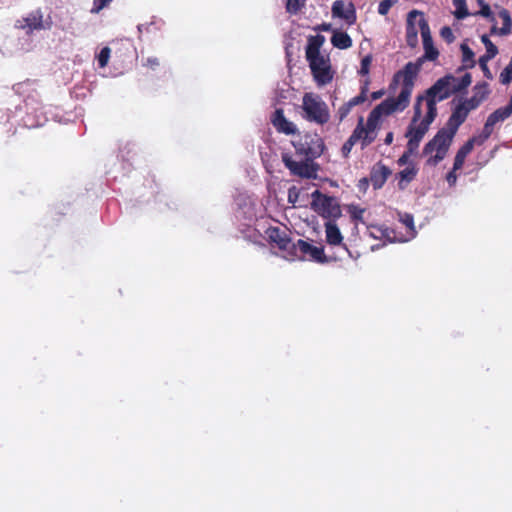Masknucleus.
<instances>
[{"instance_id":"obj_8","label":"nucleus","mask_w":512,"mask_h":512,"mask_svg":"<svg viewBox=\"0 0 512 512\" xmlns=\"http://www.w3.org/2000/svg\"><path fill=\"white\" fill-rule=\"evenodd\" d=\"M291 258H309L310 260L319 263H325L327 261L323 246H314L302 239H299L297 242H295L293 251L291 252Z\"/></svg>"},{"instance_id":"obj_57","label":"nucleus","mask_w":512,"mask_h":512,"mask_svg":"<svg viewBox=\"0 0 512 512\" xmlns=\"http://www.w3.org/2000/svg\"><path fill=\"white\" fill-rule=\"evenodd\" d=\"M393 138H394L393 132H388L384 139V143L386 145H390L393 142Z\"/></svg>"},{"instance_id":"obj_28","label":"nucleus","mask_w":512,"mask_h":512,"mask_svg":"<svg viewBox=\"0 0 512 512\" xmlns=\"http://www.w3.org/2000/svg\"><path fill=\"white\" fill-rule=\"evenodd\" d=\"M472 82V76L470 73H465L460 79L456 78V81L452 83L454 93L462 92L466 90Z\"/></svg>"},{"instance_id":"obj_13","label":"nucleus","mask_w":512,"mask_h":512,"mask_svg":"<svg viewBox=\"0 0 512 512\" xmlns=\"http://www.w3.org/2000/svg\"><path fill=\"white\" fill-rule=\"evenodd\" d=\"M282 161L293 175L303 178H311L315 175V169L306 159L305 161H295L290 155L283 154Z\"/></svg>"},{"instance_id":"obj_16","label":"nucleus","mask_w":512,"mask_h":512,"mask_svg":"<svg viewBox=\"0 0 512 512\" xmlns=\"http://www.w3.org/2000/svg\"><path fill=\"white\" fill-rule=\"evenodd\" d=\"M490 94L489 85L486 82L477 83L473 88V95L470 98L463 99L470 109H477Z\"/></svg>"},{"instance_id":"obj_51","label":"nucleus","mask_w":512,"mask_h":512,"mask_svg":"<svg viewBox=\"0 0 512 512\" xmlns=\"http://www.w3.org/2000/svg\"><path fill=\"white\" fill-rule=\"evenodd\" d=\"M355 144L356 143L349 137L341 148L342 155L344 157H348L349 153L351 152V150Z\"/></svg>"},{"instance_id":"obj_41","label":"nucleus","mask_w":512,"mask_h":512,"mask_svg":"<svg viewBox=\"0 0 512 512\" xmlns=\"http://www.w3.org/2000/svg\"><path fill=\"white\" fill-rule=\"evenodd\" d=\"M371 63H372V55L368 54L365 57H363L361 60L360 69H359L358 73L361 76H368V74L370 72Z\"/></svg>"},{"instance_id":"obj_39","label":"nucleus","mask_w":512,"mask_h":512,"mask_svg":"<svg viewBox=\"0 0 512 512\" xmlns=\"http://www.w3.org/2000/svg\"><path fill=\"white\" fill-rule=\"evenodd\" d=\"M417 122H414V116L412 117V121L407 129V132L405 136L407 138H412L418 141H421L424 137V135L415 127V124Z\"/></svg>"},{"instance_id":"obj_38","label":"nucleus","mask_w":512,"mask_h":512,"mask_svg":"<svg viewBox=\"0 0 512 512\" xmlns=\"http://www.w3.org/2000/svg\"><path fill=\"white\" fill-rule=\"evenodd\" d=\"M492 59H493V57H489V56L487 57L485 55H482V56H480V58L478 60L480 69L482 70L484 76L489 80H491L493 78L492 72L490 71V69L488 67V62Z\"/></svg>"},{"instance_id":"obj_31","label":"nucleus","mask_w":512,"mask_h":512,"mask_svg":"<svg viewBox=\"0 0 512 512\" xmlns=\"http://www.w3.org/2000/svg\"><path fill=\"white\" fill-rule=\"evenodd\" d=\"M452 3L455 7L454 16L456 19L461 20L470 15L467 9L466 0H452Z\"/></svg>"},{"instance_id":"obj_40","label":"nucleus","mask_w":512,"mask_h":512,"mask_svg":"<svg viewBox=\"0 0 512 512\" xmlns=\"http://www.w3.org/2000/svg\"><path fill=\"white\" fill-rule=\"evenodd\" d=\"M364 211L365 210L363 208H360L357 205H349L348 206V212L350 214L351 219L354 221L363 222Z\"/></svg>"},{"instance_id":"obj_5","label":"nucleus","mask_w":512,"mask_h":512,"mask_svg":"<svg viewBox=\"0 0 512 512\" xmlns=\"http://www.w3.org/2000/svg\"><path fill=\"white\" fill-rule=\"evenodd\" d=\"M292 144L296 154L304 157L307 161H313L320 157L325 148L323 139L317 133L298 135Z\"/></svg>"},{"instance_id":"obj_58","label":"nucleus","mask_w":512,"mask_h":512,"mask_svg":"<svg viewBox=\"0 0 512 512\" xmlns=\"http://www.w3.org/2000/svg\"><path fill=\"white\" fill-rule=\"evenodd\" d=\"M370 229H371V231H370V235H371L372 237H374V238H381V236H380V234H379V232H378V231H376V230L372 229L371 227H370Z\"/></svg>"},{"instance_id":"obj_1","label":"nucleus","mask_w":512,"mask_h":512,"mask_svg":"<svg viewBox=\"0 0 512 512\" xmlns=\"http://www.w3.org/2000/svg\"><path fill=\"white\" fill-rule=\"evenodd\" d=\"M471 111L463 100L454 106L445 127L439 129L423 148V155H430L426 161L427 166L435 167L446 157L454 136Z\"/></svg>"},{"instance_id":"obj_56","label":"nucleus","mask_w":512,"mask_h":512,"mask_svg":"<svg viewBox=\"0 0 512 512\" xmlns=\"http://www.w3.org/2000/svg\"><path fill=\"white\" fill-rule=\"evenodd\" d=\"M384 90H378L371 93L372 100L380 99L384 95Z\"/></svg>"},{"instance_id":"obj_29","label":"nucleus","mask_w":512,"mask_h":512,"mask_svg":"<svg viewBox=\"0 0 512 512\" xmlns=\"http://www.w3.org/2000/svg\"><path fill=\"white\" fill-rule=\"evenodd\" d=\"M472 82V76L470 73H465L460 79L456 78V81L452 83L454 93L462 92L466 90Z\"/></svg>"},{"instance_id":"obj_54","label":"nucleus","mask_w":512,"mask_h":512,"mask_svg":"<svg viewBox=\"0 0 512 512\" xmlns=\"http://www.w3.org/2000/svg\"><path fill=\"white\" fill-rule=\"evenodd\" d=\"M486 122H487V123H490V125L494 127V126H495L499 121H498V119H497L496 115H495L494 113H491V114L488 116V118H487Z\"/></svg>"},{"instance_id":"obj_30","label":"nucleus","mask_w":512,"mask_h":512,"mask_svg":"<svg viewBox=\"0 0 512 512\" xmlns=\"http://www.w3.org/2000/svg\"><path fill=\"white\" fill-rule=\"evenodd\" d=\"M24 21L26 22V25L22 26L23 28L27 27L29 30L43 28L42 15L39 12L30 14L27 18L24 19Z\"/></svg>"},{"instance_id":"obj_34","label":"nucleus","mask_w":512,"mask_h":512,"mask_svg":"<svg viewBox=\"0 0 512 512\" xmlns=\"http://www.w3.org/2000/svg\"><path fill=\"white\" fill-rule=\"evenodd\" d=\"M478 5L480 6V10L476 12L474 15H480L482 17H485L489 19L490 22H495V16L491 11V8L488 3H486L484 0H478Z\"/></svg>"},{"instance_id":"obj_37","label":"nucleus","mask_w":512,"mask_h":512,"mask_svg":"<svg viewBox=\"0 0 512 512\" xmlns=\"http://www.w3.org/2000/svg\"><path fill=\"white\" fill-rule=\"evenodd\" d=\"M306 0H286V10L290 14H297L305 5Z\"/></svg>"},{"instance_id":"obj_20","label":"nucleus","mask_w":512,"mask_h":512,"mask_svg":"<svg viewBox=\"0 0 512 512\" xmlns=\"http://www.w3.org/2000/svg\"><path fill=\"white\" fill-rule=\"evenodd\" d=\"M324 42L325 37L323 35L318 34L315 36H310L308 38V43L305 50L306 59H310L315 56H321L322 54L320 52V49Z\"/></svg>"},{"instance_id":"obj_9","label":"nucleus","mask_w":512,"mask_h":512,"mask_svg":"<svg viewBox=\"0 0 512 512\" xmlns=\"http://www.w3.org/2000/svg\"><path fill=\"white\" fill-rule=\"evenodd\" d=\"M404 109L400 107L393 101V97H389L378 104L368 115L367 122L365 128L370 131L377 129L380 118L383 115H390L396 111H403Z\"/></svg>"},{"instance_id":"obj_32","label":"nucleus","mask_w":512,"mask_h":512,"mask_svg":"<svg viewBox=\"0 0 512 512\" xmlns=\"http://www.w3.org/2000/svg\"><path fill=\"white\" fill-rule=\"evenodd\" d=\"M365 126H364V118L362 116L359 117L358 123L353 130L352 134L350 135V138L357 143L358 141H361V143L364 141L365 136Z\"/></svg>"},{"instance_id":"obj_49","label":"nucleus","mask_w":512,"mask_h":512,"mask_svg":"<svg viewBox=\"0 0 512 512\" xmlns=\"http://www.w3.org/2000/svg\"><path fill=\"white\" fill-rule=\"evenodd\" d=\"M420 142L421 141H418V140H415L412 138H408L406 152L410 155H413L418 150Z\"/></svg>"},{"instance_id":"obj_61","label":"nucleus","mask_w":512,"mask_h":512,"mask_svg":"<svg viewBox=\"0 0 512 512\" xmlns=\"http://www.w3.org/2000/svg\"><path fill=\"white\" fill-rule=\"evenodd\" d=\"M291 198H292V195H291V191H290V192H289V201H290V202H293Z\"/></svg>"},{"instance_id":"obj_6","label":"nucleus","mask_w":512,"mask_h":512,"mask_svg":"<svg viewBox=\"0 0 512 512\" xmlns=\"http://www.w3.org/2000/svg\"><path fill=\"white\" fill-rule=\"evenodd\" d=\"M312 209L328 221H335L341 217L342 212L337 199L333 196L322 194L319 190L312 193Z\"/></svg>"},{"instance_id":"obj_4","label":"nucleus","mask_w":512,"mask_h":512,"mask_svg":"<svg viewBox=\"0 0 512 512\" xmlns=\"http://www.w3.org/2000/svg\"><path fill=\"white\" fill-rule=\"evenodd\" d=\"M302 117L311 123L325 125L330 120V111L326 102L320 95L307 92L302 97Z\"/></svg>"},{"instance_id":"obj_18","label":"nucleus","mask_w":512,"mask_h":512,"mask_svg":"<svg viewBox=\"0 0 512 512\" xmlns=\"http://www.w3.org/2000/svg\"><path fill=\"white\" fill-rule=\"evenodd\" d=\"M498 16L502 20V27L498 28L495 21L490 28V34L499 36L509 35L512 31V19L510 12L506 8H501L498 12Z\"/></svg>"},{"instance_id":"obj_42","label":"nucleus","mask_w":512,"mask_h":512,"mask_svg":"<svg viewBox=\"0 0 512 512\" xmlns=\"http://www.w3.org/2000/svg\"><path fill=\"white\" fill-rule=\"evenodd\" d=\"M400 221L409 229L411 234H415L414 217L412 214H409V213L401 214Z\"/></svg>"},{"instance_id":"obj_45","label":"nucleus","mask_w":512,"mask_h":512,"mask_svg":"<svg viewBox=\"0 0 512 512\" xmlns=\"http://www.w3.org/2000/svg\"><path fill=\"white\" fill-rule=\"evenodd\" d=\"M394 3V0H382L378 6V13L380 15H386Z\"/></svg>"},{"instance_id":"obj_35","label":"nucleus","mask_w":512,"mask_h":512,"mask_svg":"<svg viewBox=\"0 0 512 512\" xmlns=\"http://www.w3.org/2000/svg\"><path fill=\"white\" fill-rule=\"evenodd\" d=\"M481 42L484 44L486 48L485 56L489 57H496L498 54V48L497 46L490 40L488 35H482L481 36Z\"/></svg>"},{"instance_id":"obj_24","label":"nucleus","mask_w":512,"mask_h":512,"mask_svg":"<svg viewBox=\"0 0 512 512\" xmlns=\"http://www.w3.org/2000/svg\"><path fill=\"white\" fill-rule=\"evenodd\" d=\"M331 43L338 49H348L352 46V39L346 32L334 31Z\"/></svg>"},{"instance_id":"obj_48","label":"nucleus","mask_w":512,"mask_h":512,"mask_svg":"<svg viewBox=\"0 0 512 512\" xmlns=\"http://www.w3.org/2000/svg\"><path fill=\"white\" fill-rule=\"evenodd\" d=\"M364 141L362 142V148L370 145L376 139L375 130L370 131L369 129H365Z\"/></svg>"},{"instance_id":"obj_11","label":"nucleus","mask_w":512,"mask_h":512,"mask_svg":"<svg viewBox=\"0 0 512 512\" xmlns=\"http://www.w3.org/2000/svg\"><path fill=\"white\" fill-rule=\"evenodd\" d=\"M418 27L421 32L424 55L417 60L423 64L425 60L434 61L438 58L439 52L433 45V39L430 32V27L426 19L418 21Z\"/></svg>"},{"instance_id":"obj_21","label":"nucleus","mask_w":512,"mask_h":512,"mask_svg":"<svg viewBox=\"0 0 512 512\" xmlns=\"http://www.w3.org/2000/svg\"><path fill=\"white\" fill-rule=\"evenodd\" d=\"M475 143L476 139H469L459 148L454 158V170H460L463 167L465 159L473 150Z\"/></svg>"},{"instance_id":"obj_36","label":"nucleus","mask_w":512,"mask_h":512,"mask_svg":"<svg viewBox=\"0 0 512 512\" xmlns=\"http://www.w3.org/2000/svg\"><path fill=\"white\" fill-rule=\"evenodd\" d=\"M494 127L490 123L485 122L482 132L479 136H474L471 139H476L477 145H482L493 133Z\"/></svg>"},{"instance_id":"obj_60","label":"nucleus","mask_w":512,"mask_h":512,"mask_svg":"<svg viewBox=\"0 0 512 512\" xmlns=\"http://www.w3.org/2000/svg\"><path fill=\"white\" fill-rule=\"evenodd\" d=\"M152 65H157V59L153 60V61H150L148 60Z\"/></svg>"},{"instance_id":"obj_22","label":"nucleus","mask_w":512,"mask_h":512,"mask_svg":"<svg viewBox=\"0 0 512 512\" xmlns=\"http://www.w3.org/2000/svg\"><path fill=\"white\" fill-rule=\"evenodd\" d=\"M418 173V169L415 167V165H409L405 169L401 170L398 173V186L401 190L405 189L406 186L415 179L416 175Z\"/></svg>"},{"instance_id":"obj_47","label":"nucleus","mask_w":512,"mask_h":512,"mask_svg":"<svg viewBox=\"0 0 512 512\" xmlns=\"http://www.w3.org/2000/svg\"><path fill=\"white\" fill-rule=\"evenodd\" d=\"M371 228L378 231L381 238H387L389 240L391 239V234L394 233L392 229L385 226L372 225Z\"/></svg>"},{"instance_id":"obj_14","label":"nucleus","mask_w":512,"mask_h":512,"mask_svg":"<svg viewBox=\"0 0 512 512\" xmlns=\"http://www.w3.org/2000/svg\"><path fill=\"white\" fill-rule=\"evenodd\" d=\"M270 121L278 133L294 135L297 132V126L285 117L282 108H277L272 113Z\"/></svg>"},{"instance_id":"obj_52","label":"nucleus","mask_w":512,"mask_h":512,"mask_svg":"<svg viewBox=\"0 0 512 512\" xmlns=\"http://www.w3.org/2000/svg\"><path fill=\"white\" fill-rule=\"evenodd\" d=\"M456 171L457 170H454V167H453L452 170L450 172H448L447 175H446V181L448 182V184L450 186L455 185V183L457 181Z\"/></svg>"},{"instance_id":"obj_23","label":"nucleus","mask_w":512,"mask_h":512,"mask_svg":"<svg viewBox=\"0 0 512 512\" xmlns=\"http://www.w3.org/2000/svg\"><path fill=\"white\" fill-rule=\"evenodd\" d=\"M460 49L462 52V66L458 70L461 71L475 67L476 61L473 50L466 43H462Z\"/></svg>"},{"instance_id":"obj_7","label":"nucleus","mask_w":512,"mask_h":512,"mask_svg":"<svg viewBox=\"0 0 512 512\" xmlns=\"http://www.w3.org/2000/svg\"><path fill=\"white\" fill-rule=\"evenodd\" d=\"M307 61L314 81L318 86H325L333 80L334 72L328 57L315 56L307 59Z\"/></svg>"},{"instance_id":"obj_43","label":"nucleus","mask_w":512,"mask_h":512,"mask_svg":"<svg viewBox=\"0 0 512 512\" xmlns=\"http://www.w3.org/2000/svg\"><path fill=\"white\" fill-rule=\"evenodd\" d=\"M353 107L354 106L350 100L340 106L337 112L339 120L343 121L349 115Z\"/></svg>"},{"instance_id":"obj_26","label":"nucleus","mask_w":512,"mask_h":512,"mask_svg":"<svg viewBox=\"0 0 512 512\" xmlns=\"http://www.w3.org/2000/svg\"><path fill=\"white\" fill-rule=\"evenodd\" d=\"M369 85H370V79L369 77H367L361 87H360V93L359 95L353 97L350 99V101L352 102L353 106H357V105H361L363 104L366 100H367V93L369 91Z\"/></svg>"},{"instance_id":"obj_19","label":"nucleus","mask_w":512,"mask_h":512,"mask_svg":"<svg viewBox=\"0 0 512 512\" xmlns=\"http://www.w3.org/2000/svg\"><path fill=\"white\" fill-rule=\"evenodd\" d=\"M324 227L326 233V241L329 245L336 246L342 244L343 236L335 221H327L324 224Z\"/></svg>"},{"instance_id":"obj_27","label":"nucleus","mask_w":512,"mask_h":512,"mask_svg":"<svg viewBox=\"0 0 512 512\" xmlns=\"http://www.w3.org/2000/svg\"><path fill=\"white\" fill-rule=\"evenodd\" d=\"M472 82V76L470 73H465L460 79L456 78V81L452 83L454 93L462 92L466 90Z\"/></svg>"},{"instance_id":"obj_17","label":"nucleus","mask_w":512,"mask_h":512,"mask_svg":"<svg viewBox=\"0 0 512 512\" xmlns=\"http://www.w3.org/2000/svg\"><path fill=\"white\" fill-rule=\"evenodd\" d=\"M390 175L391 170L389 167L378 162L372 167L369 180L374 189H380L383 187Z\"/></svg>"},{"instance_id":"obj_12","label":"nucleus","mask_w":512,"mask_h":512,"mask_svg":"<svg viewBox=\"0 0 512 512\" xmlns=\"http://www.w3.org/2000/svg\"><path fill=\"white\" fill-rule=\"evenodd\" d=\"M331 13L333 18L342 19L348 25H353L357 19L355 5L350 1H334L331 7Z\"/></svg>"},{"instance_id":"obj_10","label":"nucleus","mask_w":512,"mask_h":512,"mask_svg":"<svg viewBox=\"0 0 512 512\" xmlns=\"http://www.w3.org/2000/svg\"><path fill=\"white\" fill-rule=\"evenodd\" d=\"M267 239L269 243L277 247L279 250L287 253L289 257H291V252L293 251L295 242H292V239L289 235V232L286 229H281L280 227L270 226L265 231Z\"/></svg>"},{"instance_id":"obj_59","label":"nucleus","mask_w":512,"mask_h":512,"mask_svg":"<svg viewBox=\"0 0 512 512\" xmlns=\"http://www.w3.org/2000/svg\"><path fill=\"white\" fill-rule=\"evenodd\" d=\"M369 181H370V180H369V179H367V178H362V179L360 180V185L362 184V185L367 186V185H368V183H369Z\"/></svg>"},{"instance_id":"obj_50","label":"nucleus","mask_w":512,"mask_h":512,"mask_svg":"<svg viewBox=\"0 0 512 512\" xmlns=\"http://www.w3.org/2000/svg\"><path fill=\"white\" fill-rule=\"evenodd\" d=\"M112 0H93L92 13H99L104 7H106Z\"/></svg>"},{"instance_id":"obj_33","label":"nucleus","mask_w":512,"mask_h":512,"mask_svg":"<svg viewBox=\"0 0 512 512\" xmlns=\"http://www.w3.org/2000/svg\"><path fill=\"white\" fill-rule=\"evenodd\" d=\"M498 121L502 122L512 115V96L509 99L508 104L505 107H500L493 112Z\"/></svg>"},{"instance_id":"obj_15","label":"nucleus","mask_w":512,"mask_h":512,"mask_svg":"<svg viewBox=\"0 0 512 512\" xmlns=\"http://www.w3.org/2000/svg\"><path fill=\"white\" fill-rule=\"evenodd\" d=\"M425 19L424 13L418 10H412L407 15L406 23V42L409 46L415 47L418 43V30L416 22Z\"/></svg>"},{"instance_id":"obj_46","label":"nucleus","mask_w":512,"mask_h":512,"mask_svg":"<svg viewBox=\"0 0 512 512\" xmlns=\"http://www.w3.org/2000/svg\"><path fill=\"white\" fill-rule=\"evenodd\" d=\"M440 35L447 43H452L455 40L453 31L448 26H444L441 28Z\"/></svg>"},{"instance_id":"obj_25","label":"nucleus","mask_w":512,"mask_h":512,"mask_svg":"<svg viewBox=\"0 0 512 512\" xmlns=\"http://www.w3.org/2000/svg\"><path fill=\"white\" fill-rule=\"evenodd\" d=\"M436 116L437 112L427 108V113L425 117L421 121L419 119L415 124V127L425 136L430 124L435 120Z\"/></svg>"},{"instance_id":"obj_55","label":"nucleus","mask_w":512,"mask_h":512,"mask_svg":"<svg viewBox=\"0 0 512 512\" xmlns=\"http://www.w3.org/2000/svg\"><path fill=\"white\" fill-rule=\"evenodd\" d=\"M316 31H330L331 24L330 23H322L321 25L315 28Z\"/></svg>"},{"instance_id":"obj_53","label":"nucleus","mask_w":512,"mask_h":512,"mask_svg":"<svg viewBox=\"0 0 512 512\" xmlns=\"http://www.w3.org/2000/svg\"><path fill=\"white\" fill-rule=\"evenodd\" d=\"M410 156H411V155H410V154H408V153L405 151V152H404V153L399 157V159H398V161H397L398 165L403 166V165L407 164V163H408V161H409Z\"/></svg>"},{"instance_id":"obj_3","label":"nucleus","mask_w":512,"mask_h":512,"mask_svg":"<svg viewBox=\"0 0 512 512\" xmlns=\"http://www.w3.org/2000/svg\"><path fill=\"white\" fill-rule=\"evenodd\" d=\"M421 61L408 62L403 69L397 71L390 83V88L395 89L399 82L402 87L399 95L393 98V101L403 109H406L410 103V97L414 88L415 79L422 67Z\"/></svg>"},{"instance_id":"obj_44","label":"nucleus","mask_w":512,"mask_h":512,"mask_svg":"<svg viewBox=\"0 0 512 512\" xmlns=\"http://www.w3.org/2000/svg\"><path fill=\"white\" fill-rule=\"evenodd\" d=\"M110 52H111V50L109 47H104L100 51V53L98 55V63L101 68H104L108 64Z\"/></svg>"},{"instance_id":"obj_2","label":"nucleus","mask_w":512,"mask_h":512,"mask_svg":"<svg viewBox=\"0 0 512 512\" xmlns=\"http://www.w3.org/2000/svg\"><path fill=\"white\" fill-rule=\"evenodd\" d=\"M455 81L456 77L447 74L439 78L428 88L424 95H418L414 104V122H417L422 116L421 105L423 101H426L427 108L437 112V103L448 99L454 94L452 83Z\"/></svg>"}]
</instances>
